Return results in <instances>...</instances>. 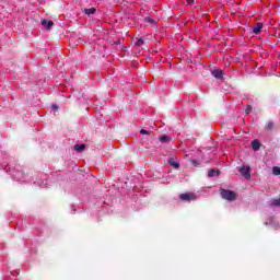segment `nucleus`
Instances as JSON below:
<instances>
[{"instance_id": "obj_11", "label": "nucleus", "mask_w": 280, "mask_h": 280, "mask_svg": "<svg viewBox=\"0 0 280 280\" xmlns=\"http://www.w3.org/2000/svg\"><path fill=\"white\" fill-rule=\"evenodd\" d=\"M168 165H171V166L174 167L175 170H178V167H180V164L177 163L176 161H174V159H170V160H168Z\"/></svg>"}, {"instance_id": "obj_19", "label": "nucleus", "mask_w": 280, "mask_h": 280, "mask_svg": "<svg viewBox=\"0 0 280 280\" xmlns=\"http://www.w3.org/2000/svg\"><path fill=\"white\" fill-rule=\"evenodd\" d=\"M140 135H150V131L145 130V129H141L140 130Z\"/></svg>"}, {"instance_id": "obj_14", "label": "nucleus", "mask_w": 280, "mask_h": 280, "mask_svg": "<svg viewBox=\"0 0 280 280\" xmlns=\"http://www.w3.org/2000/svg\"><path fill=\"white\" fill-rule=\"evenodd\" d=\"M160 141H161V143H167V141H170V137H167L166 135L161 136Z\"/></svg>"}, {"instance_id": "obj_13", "label": "nucleus", "mask_w": 280, "mask_h": 280, "mask_svg": "<svg viewBox=\"0 0 280 280\" xmlns=\"http://www.w3.org/2000/svg\"><path fill=\"white\" fill-rule=\"evenodd\" d=\"M272 174L275 176H280V167L279 166H273L272 168Z\"/></svg>"}, {"instance_id": "obj_7", "label": "nucleus", "mask_w": 280, "mask_h": 280, "mask_svg": "<svg viewBox=\"0 0 280 280\" xmlns=\"http://www.w3.org/2000/svg\"><path fill=\"white\" fill-rule=\"evenodd\" d=\"M265 130H267V132H270V131L275 130V122L273 121H268L265 125Z\"/></svg>"}, {"instance_id": "obj_15", "label": "nucleus", "mask_w": 280, "mask_h": 280, "mask_svg": "<svg viewBox=\"0 0 280 280\" xmlns=\"http://www.w3.org/2000/svg\"><path fill=\"white\" fill-rule=\"evenodd\" d=\"M272 206H273V207H279V206H280V198L273 199Z\"/></svg>"}, {"instance_id": "obj_10", "label": "nucleus", "mask_w": 280, "mask_h": 280, "mask_svg": "<svg viewBox=\"0 0 280 280\" xmlns=\"http://www.w3.org/2000/svg\"><path fill=\"white\" fill-rule=\"evenodd\" d=\"M95 12H97V9H95V8H90V9L83 10V13L88 14V16H91V14H95Z\"/></svg>"}, {"instance_id": "obj_3", "label": "nucleus", "mask_w": 280, "mask_h": 280, "mask_svg": "<svg viewBox=\"0 0 280 280\" xmlns=\"http://www.w3.org/2000/svg\"><path fill=\"white\" fill-rule=\"evenodd\" d=\"M240 174L243 175V177L246 178L247 180H250V166H241Z\"/></svg>"}, {"instance_id": "obj_4", "label": "nucleus", "mask_w": 280, "mask_h": 280, "mask_svg": "<svg viewBox=\"0 0 280 280\" xmlns=\"http://www.w3.org/2000/svg\"><path fill=\"white\" fill-rule=\"evenodd\" d=\"M212 75H213V78H215V80H222V78H224V70H218V69H215V70H212Z\"/></svg>"}, {"instance_id": "obj_16", "label": "nucleus", "mask_w": 280, "mask_h": 280, "mask_svg": "<svg viewBox=\"0 0 280 280\" xmlns=\"http://www.w3.org/2000/svg\"><path fill=\"white\" fill-rule=\"evenodd\" d=\"M190 163L195 165V167H200V162H198V160H191Z\"/></svg>"}, {"instance_id": "obj_6", "label": "nucleus", "mask_w": 280, "mask_h": 280, "mask_svg": "<svg viewBox=\"0 0 280 280\" xmlns=\"http://www.w3.org/2000/svg\"><path fill=\"white\" fill-rule=\"evenodd\" d=\"M260 148H261V142H259V140L252 141V150H254V152L259 151Z\"/></svg>"}, {"instance_id": "obj_20", "label": "nucleus", "mask_w": 280, "mask_h": 280, "mask_svg": "<svg viewBox=\"0 0 280 280\" xmlns=\"http://www.w3.org/2000/svg\"><path fill=\"white\" fill-rule=\"evenodd\" d=\"M195 0H186L187 5H191Z\"/></svg>"}, {"instance_id": "obj_12", "label": "nucleus", "mask_w": 280, "mask_h": 280, "mask_svg": "<svg viewBox=\"0 0 280 280\" xmlns=\"http://www.w3.org/2000/svg\"><path fill=\"white\" fill-rule=\"evenodd\" d=\"M220 176V171H215V170H210L208 173L209 178H213V176Z\"/></svg>"}, {"instance_id": "obj_22", "label": "nucleus", "mask_w": 280, "mask_h": 280, "mask_svg": "<svg viewBox=\"0 0 280 280\" xmlns=\"http://www.w3.org/2000/svg\"><path fill=\"white\" fill-rule=\"evenodd\" d=\"M147 21H149V23H154V20L147 18Z\"/></svg>"}, {"instance_id": "obj_5", "label": "nucleus", "mask_w": 280, "mask_h": 280, "mask_svg": "<svg viewBox=\"0 0 280 280\" xmlns=\"http://www.w3.org/2000/svg\"><path fill=\"white\" fill-rule=\"evenodd\" d=\"M261 30H264V24L261 22L256 23V25L252 28L254 34H261Z\"/></svg>"}, {"instance_id": "obj_17", "label": "nucleus", "mask_w": 280, "mask_h": 280, "mask_svg": "<svg viewBox=\"0 0 280 280\" xmlns=\"http://www.w3.org/2000/svg\"><path fill=\"white\" fill-rule=\"evenodd\" d=\"M141 45H143V38L137 39L136 46H137V47H141Z\"/></svg>"}, {"instance_id": "obj_18", "label": "nucleus", "mask_w": 280, "mask_h": 280, "mask_svg": "<svg viewBox=\"0 0 280 280\" xmlns=\"http://www.w3.org/2000/svg\"><path fill=\"white\" fill-rule=\"evenodd\" d=\"M252 112H253V107L248 105L245 109L246 115H250Z\"/></svg>"}, {"instance_id": "obj_21", "label": "nucleus", "mask_w": 280, "mask_h": 280, "mask_svg": "<svg viewBox=\"0 0 280 280\" xmlns=\"http://www.w3.org/2000/svg\"><path fill=\"white\" fill-rule=\"evenodd\" d=\"M52 110H58V105H51Z\"/></svg>"}, {"instance_id": "obj_23", "label": "nucleus", "mask_w": 280, "mask_h": 280, "mask_svg": "<svg viewBox=\"0 0 280 280\" xmlns=\"http://www.w3.org/2000/svg\"><path fill=\"white\" fill-rule=\"evenodd\" d=\"M150 139H152L154 141L155 138H154V136H150Z\"/></svg>"}, {"instance_id": "obj_2", "label": "nucleus", "mask_w": 280, "mask_h": 280, "mask_svg": "<svg viewBox=\"0 0 280 280\" xmlns=\"http://www.w3.org/2000/svg\"><path fill=\"white\" fill-rule=\"evenodd\" d=\"M179 200H182L183 202H191V200H196V195H194L191 192L190 194L189 192L180 194Z\"/></svg>"}, {"instance_id": "obj_8", "label": "nucleus", "mask_w": 280, "mask_h": 280, "mask_svg": "<svg viewBox=\"0 0 280 280\" xmlns=\"http://www.w3.org/2000/svg\"><path fill=\"white\" fill-rule=\"evenodd\" d=\"M73 150H75V152H84V150H86V144H75Z\"/></svg>"}, {"instance_id": "obj_9", "label": "nucleus", "mask_w": 280, "mask_h": 280, "mask_svg": "<svg viewBox=\"0 0 280 280\" xmlns=\"http://www.w3.org/2000/svg\"><path fill=\"white\" fill-rule=\"evenodd\" d=\"M42 25H46V30H51L54 27V21L43 20Z\"/></svg>"}, {"instance_id": "obj_1", "label": "nucleus", "mask_w": 280, "mask_h": 280, "mask_svg": "<svg viewBox=\"0 0 280 280\" xmlns=\"http://www.w3.org/2000/svg\"><path fill=\"white\" fill-rule=\"evenodd\" d=\"M221 198L223 200H229L230 202H233V200L237 199V194L233 190H228V189H221Z\"/></svg>"}]
</instances>
